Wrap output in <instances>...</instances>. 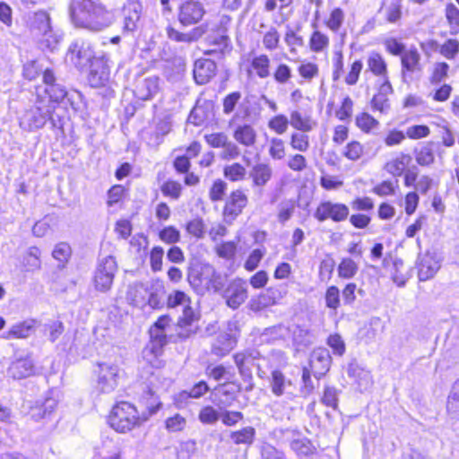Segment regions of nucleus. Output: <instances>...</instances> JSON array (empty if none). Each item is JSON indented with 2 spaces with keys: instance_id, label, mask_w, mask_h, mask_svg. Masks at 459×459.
Returning a JSON list of instances; mask_svg holds the SVG:
<instances>
[{
  "instance_id": "obj_1",
  "label": "nucleus",
  "mask_w": 459,
  "mask_h": 459,
  "mask_svg": "<svg viewBox=\"0 0 459 459\" xmlns=\"http://www.w3.org/2000/svg\"><path fill=\"white\" fill-rule=\"evenodd\" d=\"M70 16L76 27L93 32L105 30L114 21L113 13L100 0H73Z\"/></svg>"
},
{
  "instance_id": "obj_2",
  "label": "nucleus",
  "mask_w": 459,
  "mask_h": 459,
  "mask_svg": "<svg viewBox=\"0 0 459 459\" xmlns=\"http://www.w3.org/2000/svg\"><path fill=\"white\" fill-rule=\"evenodd\" d=\"M56 106L47 98L38 95L35 103L26 108L19 118L21 128L33 132L42 128L49 121L53 128H62L59 116L54 114Z\"/></svg>"
},
{
  "instance_id": "obj_3",
  "label": "nucleus",
  "mask_w": 459,
  "mask_h": 459,
  "mask_svg": "<svg viewBox=\"0 0 459 459\" xmlns=\"http://www.w3.org/2000/svg\"><path fill=\"white\" fill-rule=\"evenodd\" d=\"M170 317H158L150 328V342L142 351L143 360L152 368H161L164 361L160 359L163 348L167 344V326Z\"/></svg>"
},
{
  "instance_id": "obj_4",
  "label": "nucleus",
  "mask_w": 459,
  "mask_h": 459,
  "mask_svg": "<svg viewBox=\"0 0 459 459\" xmlns=\"http://www.w3.org/2000/svg\"><path fill=\"white\" fill-rule=\"evenodd\" d=\"M234 362L238 368V373L244 382L253 380L252 368H256V374L261 379L267 377V371L264 368L268 367V359L262 356L255 349L245 350L233 356Z\"/></svg>"
},
{
  "instance_id": "obj_5",
  "label": "nucleus",
  "mask_w": 459,
  "mask_h": 459,
  "mask_svg": "<svg viewBox=\"0 0 459 459\" xmlns=\"http://www.w3.org/2000/svg\"><path fill=\"white\" fill-rule=\"evenodd\" d=\"M108 422L117 432L126 433L140 424V417L132 403L120 402L113 406Z\"/></svg>"
},
{
  "instance_id": "obj_6",
  "label": "nucleus",
  "mask_w": 459,
  "mask_h": 459,
  "mask_svg": "<svg viewBox=\"0 0 459 459\" xmlns=\"http://www.w3.org/2000/svg\"><path fill=\"white\" fill-rule=\"evenodd\" d=\"M31 28L36 30L38 35L42 38L40 39L43 48L53 51L61 39V36L55 32L50 24V16L45 11H39L34 13Z\"/></svg>"
},
{
  "instance_id": "obj_7",
  "label": "nucleus",
  "mask_w": 459,
  "mask_h": 459,
  "mask_svg": "<svg viewBox=\"0 0 459 459\" xmlns=\"http://www.w3.org/2000/svg\"><path fill=\"white\" fill-rule=\"evenodd\" d=\"M66 58L78 70H83L96 57L91 42L78 38L70 44L67 49Z\"/></svg>"
},
{
  "instance_id": "obj_8",
  "label": "nucleus",
  "mask_w": 459,
  "mask_h": 459,
  "mask_svg": "<svg viewBox=\"0 0 459 459\" xmlns=\"http://www.w3.org/2000/svg\"><path fill=\"white\" fill-rule=\"evenodd\" d=\"M117 271V265L114 256L108 255L101 259L99 262L94 275L95 288L100 291L108 290L113 283Z\"/></svg>"
},
{
  "instance_id": "obj_9",
  "label": "nucleus",
  "mask_w": 459,
  "mask_h": 459,
  "mask_svg": "<svg viewBox=\"0 0 459 459\" xmlns=\"http://www.w3.org/2000/svg\"><path fill=\"white\" fill-rule=\"evenodd\" d=\"M350 213L349 207L342 203L331 201L321 202L314 212V218L320 222L332 220L334 222H341L347 220Z\"/></svg>"
},
{
  "instance_id": "obj_10",
  "label": "nucleus",
  "mask_w": 459,
  "mask_h": 459,
  "mask_svg": "<svg viewBox=\"0 0 459 459\" xmlns=\"http://www.w3.org/2000/svg\"><path fill=\"white\" fill-rule=\"evenodd\" d=\"M248 204V197L242 189H236L226 199L223 207L224 221L230 224L238 217Z\"/></svg>"
},
{
  "instance_id": "obj_11",
  "label": "nucleus",
  "mask_w": 459,
  "mask_h": 459,
  "mask_svg": "<svg viewBox=\"0 0 459 459\" xmlns=\"http://www.w3.org/2000/svg\"><path fill=\"white\" fill-rule=\"evenodd\" d=\"M97 374V389L104 394H109L117 386L118 368L117 365L106 362L99 363Z\"/></svg>"
},
{
  "instance_id": "obj_12",
  "label": "nucleus",
  "mask_w": 459,
  "mask_h": 459,
  "mask_svg": "<svg viewBox=\"0 0 459 459\" xmlns=\"http://www.w3.org/2000/svg\"><path fill=\"white\" fill-rule=\"evenodd\" d=\"M205 13L202 3L194 0L185 1L181 4L178 12V21L184 26L199 22Z\"/></svg>"
},
{
  "instance_id": "obj_13",
  "label": "nucleus",
  "mask_w": 459,
  "mask_h": 459,
  "mask_svg": "<svg viewBox=\"0 0 459 459\" xmlns=\"http://www.w3.org/2000/svg\"><path fill=\"white\" fill-rule=\"evenodd\" d=\"M331 364L332 357L326 348L319 347L312 351L309 359V368L316 379H320L329 371Z\"/></svg>"
},
{
  "instance_id": "obj_14",
  "label": "nucleus",
  "mask_w": 459,
  "mask_h": 459,
  "mask_svg": "<svg viewBox=\"0 0 459 459\" xmlns=\"http://www.w3.org/2000/svg\"><path fill=\"white\" fill-rule=\"evenodd\" d=\"M223 297L230 307L238 308L247 298V282L239 278L233 280L224 290Z\"/></svg>"
},
{
  "instance_id": "obj_15",
  "label": "nucleus",
  "mask_w": 459,
  "mask_h": 459,
  "mask_svg": "<svg viewBox=\"0 0 459 459\" xmlns=\"http://www.w3.org/2000/svg\"><path fill=\"white\" fill-rule=\"evenodd\" d=\"M214 274L215 270L211 265H204L200 270L192 268L188 272L187 281L195 291L204 292L210 288Z\"/></svg>"
},
{
  "instance_id": "obj_16",
  "label": "nucleus",
  "mask_w": 459,
  "mask_h": 459,
  "mask_svg": "<svg viewBox=\"0 0 459 459\" xmlns=\"http://www.w3.org/2000/svg\"><path fill=\"white\" fill-rule=\"evenodd\" d=\"M88 74L89 84L92 88L104 86L109 80V68L102 58H95L90 65Z\"/></svg>"
},
{
  "instance_id": "obj_17",
  "label": "nucleus",
  "mask_w": 459,
  "mask_h": 459,
  "mask_svg": "<svg viewBox=\"0 0 459 459\" xmlns=\"http://www.w3.org/2000/svg\"><path fill=\"white\" fill-rule=\"evenodd\" d=\"M143 11L142 4L139 0H127L123 7V30L133 32L137 29L138 22Z\"/></svg>"
},
{
  "instance_id": "obj_18",
  "label": "nucleus",
  "mask_w": 459,
  "mask_h": 459,
  "mask_svg": "<svg viewBox=\"0 0 459 459\" xmlns=\"http://www.w3.org/2000/svg\"><path fill=\"white\" fill-rule=\"evenodd\" d=\"M418 277L420 281H425L437 273L440 268V263L434 254L427 252L418 258Z\"/></svg>"
},
{
  "instance_id": "obj_19",
  "label": "nucleus",
  "mask_w": 459,
  "mask_h": 459,
  "mask_svg": "<svg viewBox=\"0 0 459 459\" xmlns=\"http://www.w3.org/2000/svg\"><path fill=\"white\" fill-rule=\"evenodd\" d=\"M217 65L211 59L200 58L194 65V78L197 84L208 83L216 74Z\"/></svg>"
},
{
  "instance_id": "obj_20",
  "label": "nucleus",
  "mask_w": 459,
  "mask_h": 459,
  "mask_svg": "<svg viewBox=\"0 0 459 459\" xmlns=\"http://www.w3.org/2000/svg\"><path fill=\"white\" fill-rule=\"evenodd\" d=\"M45 92L48 96L41 97L48 99L55 106L56 103L67 100L72 108L74 109H77V107L75 106V98H81V94L78 91L68 92L63 85L56 83V85L46 87Z\"/></svg>"
},
{
  "instance_id": "obj_21",
  "label": "nucleus",
  "mask_w": 459,
  "mask_h": 459,
  "mask_svg": "<svg viewBox=\"0 0 459 459\" xmlns=\"http://www.w3.org/2000/svg\"><path fill=\"white\" fill-rule=\"evenodd\" d=\"M237 345L232 333H221L212 342L211 353L218 358L228 355Z\"/></svg>"
},
{
  "instance_id": "obj_22",
  "label": "nucleus",
  "mask_w": 459,
  "mask_h": 459,
  "mask_svg": "<svg viewBox=\"0 0 459 459\" xmlns=\"http://www.w3.org/2000/svg\"><path fill=\"white\" fill-rule=\"evenodd\" d=\"M270 386L272 393L280 397L285 394H291L293 384L281 370L273 369L271 373Z\"/></svg>"
},
{
  "instance_id": "obj_23",
  "label": "nucleus",
  "mask_w": 459,
  "mask_h": 459,
  "mask_svg": "<svg viewBox=\"0 0 459 459\" xmlns=\"http://www.w3.org/2000/svg\"><path fill=\"white\" fill-rule=\"evenodd\" d=\"M56 405L57 402L56 399L46 398L43 402H37L35 405L30 407L29 416L35 421L49 419Z\"/></svg>"
},
{
  "instance_id": "obj_24",
  "label": "nucleus",
  "mask_w": 459,
  "mask_h": 459,
  "mask_svg": "<svg viewBox=\"0 0 459 459\" xmlns=\"http://www.w3.org/2000/svg\"><path fill=\"white\" fill-rule=\"evenodd\" d=\"M34 369L33 363L29 358L18 359L12 362L8 368L7 373L13 379H22L32 375Z\"/></svg>"
},
{
  "instance_id": "obj_25",
  "label": "nucleus",
  "mask_w": 459,
  "mask_h": 459,
  "mask_svg": "<svg viewBox=\"0 0 459 459\" xmlns=\"http://www.w3.org/2000/svg\"><path fill=\"white\" fill-rule=\"evenodd\" d=\"M412 160L410 154L400 152L396 157L388 160L385 166V170L394 177H400L409 167Z\"/></svg>"
},
{
  "instance_id": "obj_26",
  "label": "nucleus",
  "mask_w": 459,
  "mask_h": 459,
  "mask_svg": "<svg viewBox=\"0 0 459 459\" xmlns=\"http://www.w3.org/2000/svg\"><path fill=\"white\" fill-rule=\"evenodd\" d=\"M204 30L201 27H196L186 33L180 32L171 26L166 28L167 37L178 43H192L197 41L204 34Z\"/></svg>"
},
{
  "instance_id": "obj_27",
  "label": "nucleus",
  "mask_w": 459,
  "mask_h": 459,
  "mask_svg": "<svg viewBox=\"0 0 459 459\" xmlns=\"http://www.w3.org/2000/svg\"><path fill=\"white\" fill-rule=\"evenodd\" d=\"M290 125L296 130L303 133L312 131L316 122L309 115H303L299 110H291L290 113Z\"/></svg>"
},
{
  "instance_id": "obj_28",
  "label": "nucleus",
  "mask_w": 459,
  "mask_h": 459,
  "mask_svg": "<svg viewBox=\"0 0 459 459\" xmlns=\"http://www.w3.org/2000/svg\"><path fill=\"white\" fill-rule=\"evenodd\" d=\"M158 91V79L149 77L139 81L134 89V95L142 100H150Z\"/></svg>"
},
{
  "instance_id": "obj_29",
  "label": "nucleus",
  "mask_w": 459,
  "mask_h": 459,
  "mask_svg": "<svg viewBox=\"0 0 459 459\" xmlns=\"http://www.w3.org/2000/svg\"><path fill=\"white\" fill-rule=\"evenodd\" d=\"M256 132L250 125L238 126L233 132V138L237 143L245 146L251 147L256 142Z\"/></svg>"
},
{
  "instance_id": "obj_30",
  "label": "nucleus",
  "mask_w": 459,
  "mask_h": 459,
  "mask_svg": "<svg viewBox=\"0 0 459 459\" xmlns=\"http://www.w3.org/2000/svg\"><path fill=\"white\" fill-rule=\"evenodd\" d=\"M212 105L210 103H204L202 105L196 104L191 110L187 121L196 126L204 125L209 121L212 117Z\"/></svg>"
},
{
  "instance_id": "obj_31",
  "label": "nucleus",
  "mask_w": 459,
  "mask_h": 459,
  "mask_svg": "<svg viewBox=\"0 0 459 459\" xmlns=\"http://www.w3.org/2000/svg\"><path fill=\"white\" fill-rule=\"evenodd\" d=\"M272 175L271 166L265 163H257L249 171V177L252 178L255 186H265L271 179Z\"/></svg>"
},
{
  "instance_id": "obj_32",
  "label": "nucleus",
  "mask_w": 459,
  "mask_h": 459,
  "mask_svg": "<svg viewBox=\"0 0 459 459\" xmlns=\"http://www.w3.org/2000/svg\"><path fill=\"white\" fill-rule=\"evenodd\" d=\"M401 63L403 70L411 73L420 72V54L416 48H411L401 56Z\"/></svg>"
},
{
  "instance_id": "obj_33",
  "label": "nucleus",
  "mask_w": 459,
  "mask_h": 459,
  "mask_svg": "<svg viewBox=\"0 0 459 459\" xmlns=\"http://www.w3.org/2000/svg\"><path fill=\"white\" fill-rule=\"evenodd\" d=\"M190 304V298L181 290H175L168 297V307H176L178 306H182L183 316H195L194 310Z\"/></svg>"
},
{
  "instance_id": "obj_34",
  "label": "nucleus",
  "mask_w": 459,
  "mask_h": 459,
  "mask_svg": "<svg viewBox=\"0 0 459 459\" xmlns=\"http://www.w3.org/2000/svg\"><path fill=\"white\" fill-rule=\"evenodd\" d=\"M256 431L254 427L247 426L239 430L230 431V438L234 445L250 446L255 438Z\"/></svg>"
},
{
  "instance_id": "obj_35",
  "label": "nucleus",
  "mask_w": 459,
  "mask_h": 459,
  "mask_svg": "<svg viewBox=\"0 0 459 459\" xmlns=\"http://www.w3.org/2000/svg\"><path fill=\"white\" fill-rule=\"evenodd\" d=\"M290 336L297 344L307 347L314 342L315 336L307 327L295 324H290Z\"/></svg>"
},
{
  "instance_id": "obj_36",
  "label": "nucleus",
  "mask_w": 459,
  "mask_h": 459,
  "mask_svg": "<svg viewBox=\"0 0 459 459\" xmlns=\"http://www.w3.org/2000/svg\"><path fill=\"white\" fill-rule=\"evenodd\" d=\"M446 411L450 419L459 420V378L451 386L446 401Z\"/></svg>"
},
{
  "instance_id": "obj_37",
  "label": "nucleus",
  "mask_w": 459,
  "mask_h": 459,
  "mask_svg": "<svg viewBox=\"0 0 459 459\" xmlns=\"http://www.w3.org/2000/svg\"><path fill=\"white\" fill-rule=\"evenodd\" d=\"M207 41L212 48L204 50V55H216L221 57L224 51L228 49L230 39L226 35H215L209 37Z\"/></svg>"
},
{
  "instance_id": "obj_38",
  "label": "nucleus",
  "mask_w": 459,
  "mask_h": 459,
  "mask_svg": "<svg viewBox=\"0 0 459 459\" xmlns=\"http://www.w3.org/2000/svg\"><path fill=\"white\" fill-rule=\"evenodd\" d=\"M347 374L359 385H367L370 380L369 372L361 368L355 359H352L348 364Z\"/></svg>"
},
{
  "instance_id": "obj_39",
  "label": "nucleus",
  "mask_w": 459,
  "mask_h": 459,
  "mask_svg": "<svg viewBox=\"0 0 459 459\" xmlns=\"http://www.w3.org/2000/svg\"><path fill=\"white\" fill-rule=\"evenodd\" d=\"M368 68L375 75L385 77L387 75L386 63L379 53L371 52L367 60Z\"/></svg>"
},
{
  "instance_id": "obj_40",
  "label": "nucleus",
  "mask_w": 459,
  "mask_h": 459,
  "mask_svg": "<svg viewBox=\"0 0 459 459\" xmlns=\"http://www.w3.org/2000/svg\"><path fill=\"white\" fill-rule=\"evenodd\" d=\"M391 279L398 287H403L410 278L404 271V264L401 259H394L391 269Z\"/></svg>"
},
{
  "instance_id": "obj_41",
  "label": "nucleus",
  "mask_w": 459,
  "mask_h": 459,
  "mask_svg": "<svg viewBox=\"0 0 459 459\" xmlns=\"http://www.w3.org/2000/svg\"><path fill=\"white\" fill-rule=\"evenodd\" d=\"M251 66L261 79H265L271 74L270 58L264 54L255 56L251 61Z\"/></svg>"
},
{
  "instance_id": "obj_42",
  "label": "nucleus",
  "mask_w": 459,
  "mask_h": 459,
  "mask_svg": "<svg viewBox=\"0 0 459 459\" xmlns=\"http://www.w3.org/2000/svg\"><path fill=\"white\" fill-rule=\"evenodd\" d=\"M200 317H178L177 322V326L180 329L178 333L179 337L186 338L190 333H195L197 331L198 320Z\"/></svg>"
},
{
  "instance_id": "obj_43",
  "label": "nucleus",
  "mask_w": 459,
  "mask_h": 459,
  "mask_svg": "<svg viewBox=\"0 0 459 459\" xmlns=\"http://www.w3.org/2000/svg\"><path fill=\"white\" fill-rule=\"evenodd\" d=\"M344 19V11L340 7H335L331 11L329 17L325 20V23L330 30L337 32L342 26Z\"/></svg>"
},
{
  "instance_id": "obj_44",
  "label": "nucleus",
  "mask_w": 459,
  "mask_h": 459,
  "mask_svg": "<svg viewBox=\"0 0 459 459\" xmlns=\"http://www.w3.org/2000/svg\"><path fill=\"white\" fill-rule=\"evenodd\" d=\"M224 177L232 182H238L245 179L247 175L246 168L240 163L235 162L224 167Z\"/></svg>"
},
{
  "instance_id": "obj_45",
  "label": "nucleus",
  "mask_w": 459,
  "mask_h": 459,
  "mask_svg": "<svg viewBox=\"0 0 459 459\" xmlns=\"http://www.w3.org/2000/svg\"><path fill=\"white\" fill-rule=\"evenodd\" d=\"M290 324H279L264 329L263 335L269 336L273 340L286 339L290 337Z\"/></svg>"
},
{
  "instance_id": "obj_46",
  "label": "nucleus",
  "mask_w": 459,
  "mask_h": 459,
  "mask_svg": "<svg viewBox=\"0 0 459 459\" xmlns=\"http://www.w3.org/2000/svg\"><path fill=\"white\" fill-rule=\"evenodd\" d=\"M221 419V413L212 405L203 407L198 413V420L204 425H214Z\"/></svg>"
},
{
  "instance_id": "obj_47",
  "label": "nucleus",
  "mask_w": 459,
  "mask_h": 459,
  "mask_svg": "<svg viewBox=\"0 0 459 459\" xmlns=\"http://www.w3.org/2000/svg\"><path fill=\"white\" fill-rule=\"evenodd\" d=\"M415 160L420 166H429L435 160L432 144L429 143L415 151Z\"/></svg>"
},
{
  "instance_id": "obj_48",
  "label": "nucleus",
  "mask_w": 459,
  "mask_h": 459,
  "mask_svg": "<svg viewBox=\"0 0 459 459\" xmlns=\"http://www.w3.org/2000/svg\"><path fill=\"white\" fill-rule=\"evenodd\" d=\"M379 325V317L371 318L368 325H365L359 329L358 337L360 341H363L366 343L370 342L377 334V326Z\"/></svg>"
},
{
  "instance_id": "obj_49",
  "label": "nucleus",
  "mask_w": 459,
  "mask_h": 459,
  "mask_svg": "<svg viewBox=\"0 0 459 459\" xmlns=\"http://www.w3.org/2000/svg\"><path fill=\"white\" fill-rule=\"evenodd\" d=\"M290 448L299 456L312 455L315 447L307 438H297L290 442Z\"/></svg>"
},
{
  "instance_id": "obj_50",
  "label": "nucleus",
  "mask_w": 459,
  "mask_h": 459,
  "mask_svg": "<svg viewBox=\"0 0 459 459\" xmlns=\"http://www.w3.org/2000/svg\"><path fill=\"white\" fill-rule=\"evenodd\" d=\"M357 264L351 258H343L338 266V275L343 279H351L358 272Z\"/></svg>"
},
{
  "instance_id": "obj_51",
  "label": "nucleus",
  "mask_w": 459,
  "mask_h": 459,
  "mask_svg": "<svg viewBox=\"0 0 459 459\" xmlns=\"http://www.w3.org/2000/svg\"><path fill=\"white\" fill-rule=\"evenodd\" d=\"M276 302L272 299V297L268 295L265 291L260 293L257 297L252 298L249 301L250 308L254 312H259L264 308L271 307L274 305Z\"/></svg>"
},
{
  "instance_id": "obj_52",
  "label": "nucleus",
  "mask_w": 459,
  "mask_h": 459,
  "mask_svg": "<svg viewBox=\"0 0 459 459\" xmlns=\"http://www.w3.org/2000/svg\"><path fill=\"white\" fill-rule=\"evenodd\" d=\"M34 323L35 320L30 319L13 325L9 331V335L15 338H26L32 331Z\"/></svg>"
},
{
  "instance_id": "obj_53",
  "label": "nucleus",
  "mask_w": 459,
  "mask_h": 459,
  "mask_svg": "<svg viewBox=\"0 0 459 459\" xmlns=\"http://www.w3.org/2000/svg\"><path fill=\"white\" fill-rule=\"evenodd\" d=\"M329 44V39L324 33L316 30L312 33L309 39V46L312 51L321 52Z\"/></svg>"
},
{
  "instance_id": "obj_54",
  "label": "nucleus",
  "mask_w": 459,
  "mask_h": 459,
  "mask_svg": "<svg viewBox=\"0 0 459 459\" xmlns=\"http://www.w3.org/2000/svg\"><path fill=\"white\" fill-rule=\"evenodd\" d=\"M207 375L216 381L230 380L233 377L234 374L228 370L223 365L215 367L208 366L206 368Z\"/></svg>"
},
{
  "instance_id": "obj_55",
  "label": "nucleus",
  "mask_w": 459,
  "mask_h": 459,
  "mask_svg": "<svg viewBox=\"0 0 459 459\" xmlns=\"http://www.w3.org/2000/svg\"><path fill=\"white\" fill-rule=\"evenodd\" d=\"M295 207V203L292 200L281 202L278 206V221L282 224L288 221L292 217Z\"/></svg>"
},
{
  "instance_id": "obj_56",
  "label": "nucleus",
  "mask_w": 459,
  "mask_h": 459,
  "mask_svg": "<svg viewBox=\"0 0 459 459\" xmlns=\"http://www.w3.org/2000/svg\"><path fill=\"white\" fill-rule=\"evenodd\" d=\"M363 152L362 144L359 142L352 141L345 146L342 154L348 160L356 161L362 156Z\"/></svg>"
},
{
  "instance_id": "obj_57",
  "label": "nucleus",
  "mask_w": 459,
  "mask_h": 459,
  "mask_svg": "<svg viewBox=\"0 0 459 459\" xmlns=\"http://www.w3.org/2000/svg\"><path fill=\"white\" fill-rule=\"evenodd\" d=\"M338 394L339 391L333 386H325L321 402L328 407H332L333 410H338Z\"/></svg>"
},
{
  "instance_id": "obj_58",
  "label": "nucleus",
  "mask_w": 459,
  "mask_h": 459,
  "mask_svg": "<svg viewBox=\"0 0 459 459\" xmlns=\"http://www.w3.org/2000/svg\"><path fill=\"white\" fill-rule=\"evenodd\" d=\"M327 344L331 347L334 355L341 357L345 353V342L340 334H330L327 338Z\"/></svg>"
},
{
  "instance_id": "obj_59",
  "label": "nucleus",
  "mask_w": 459,
  "mask_h": 459,
  "mask_svg": "<svg viewBox=\"0 0 459 459\" xmlns=\"http://www.w3.org/2000/svg\"><path fill=\"white\" fill-rule=\"evenodd\" d=\"M280 42V34L275 27H271L264 35L263 44L268 50H274L278 48Z\"/></svg>"
},
{
  "instance_id": "obj_60",
  "label": "nucleus",
  "mask_w": 459,
  "mask_h": 459,
  "mask_svg": "<svg viewBox=\"0 0 459 459\" xmlns=\"http://www.w3.org/2000/svg\"><path fill=\"white\" fill-rule=\"evenodd\" d=\"M290 146L299 152H307L309 148V138L305 134L294 133L290 137Z\"/></svg>"
},
{
  "instance_id": "obj_61",
  "label": "nucleus",
  "mask_w": 459,
  "mask_h": 459,
  "mask_svg": "<svg viewBox=\"0 0 459 459\" xmlns=\"http://www.w3.org/2000/svg\"><path fill=\"white\" fill-rule=\"evenodd\" d=\"M162 194L165 196H169L175 200L178 199L181 191H182V186L180 183L177 181L169 180L166 181L160 187Z\"/></svg>"
},
{
  "instance_id": "obj_62",
  "label": "nucleus",
  "mask_w": 459,
  "mask_h": 459,
  "mask_svg": "<svg viewBox=\"0 0 459 459\" xmlns=\"http://www.w3.org/2000/svg\"><path fill=\"white\" fill-rule=\"evenodd\" d=\"M289 123L286 116L277 115L269 121L268 126L278 134H282L287 131Z\"/></svg>"
},
{
  "instance_id": "obj_63",
  "label": "nucleus",
  "mask_w": 459,
  "mask_h": 459,
  "mask_svg": "<svg viewBox=\"0 0 459 459\" xmlns=\"http://www.w3.org/2000/svg\"><path fill=\"white\" fill-rule=\"evenodd\" d=\"M159 237L166 244H175L180 239V232L175 227L168 226L160 231Z\"/></svg>"
},
{
  "instance_id": "obj_64",
  "label": "nucleus",
  "mask_w": 459,
  "mask_h": 459,
  "mask_svg": "<svg viewBox=\"0 0 459 459\" xmlns=\"http://www.w3.org/2000/svg\"><path fill=\"white\" fill-rule=\"evenodd\" d=\"M186 420L180 414L177 413L172 417H169L165 421L166 429L169 432H178L185 429Z\"/></svg>"
}]
</instances>
